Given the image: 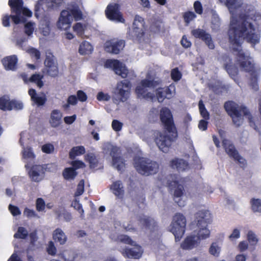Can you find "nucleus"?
I'll return each mask as SVG.
<instances>
[{"instance_id":"obj_1","label":"nucleus","mask_w":261,"mask_h":261,"mask_svg":"<svg viewBox=\"0 0 261 261\" xmlns=\"http://www.w3.org/2000/svg\"><path fill=\"white\" fill-rule=\"evenodd\" d=\"M231 14L229 28L228 31L229 42L233 46V50L237 52V63L240 67L250 75V86L252 88L256 86L258 87V75L255 69L254 65L250 61V57L246 56L242 49L238 47H241L242 41H246L252 44L255 45L259 42L260 36L257 33L254 25L247 21L248 15L242 14L239 15L241 21H239L236 16L234 15L231 10H229Z\"/></svg>"},{"instance_id":"obj_2","label":"nucleus","mask_w":261,"mask_h":261,"mask_svg":"<svg viewBox=\"0 0 261 261\" xmlns=\"http://www.w3.org/2000/svg\"><path fill=\"white\" fill-rule=\"evenodd\" d=\"M160 117L164 128L170 135L158 132L154 141L160 150L167 153L173 142L177 139V130L174 122L172 114L169 108H162L160 111Z\"/></svg>"},{"instance_id":"obj_3","label":"nucleus","mask_w":261,"mask_h":261,"mask_svg":"<svg viewBox=\"0 0 261 261\" xmlns=\"http://www.w3.org/2000/svg\"><path fill=\"white\" fill-rule=\"evenodd\" d=\"M72 18L75 21L83 19V14L79 6L75 3L69 5L68 7L63 10L57 23L58 28L60 30H66L70 28Z\"/></svg>"},{"instance_id":"obj_4","label":"nucleus","mask_w":261,"mask_h":261,"mask_svg":"<svg viewBox=\"0 0 261 261\" xmlns=\"http://www.w3.org/2000/svg\"><path fill=\"white\" fill-rule=\"evenodd\" d=\"M224 108L228 115L232 118L233 123L237 127L240 126L243 123L242 114L248 118L250 125L254 124L253 117L246 107H239L235 102L229 100L225 102Z\"/></svg>"},{"instance_id":"obj_5","label":"nucleus","mask_w":261,"mask_h":261,"mask_svg":"<svg viewBox=\"0 0 261 261\" xmlns=\"http://www.w3.org/2000/svg\"><path fill=\"white\" fill-rule=\"evenodd\" d=\"M146 29L144 19L139 15H136L132 29L127 33V37L134 42L141 43L145 41Z\"/></svg>"},{"instance_id":"obj_6","label":"nucleus","mask_w":261,"mask_h":261,"mask_svg":"<svg viewBox=\"0 0 261 261\" xmlns=\"http://www.w3.org/2000/svg\"><path fill=\"white\" fill-rule=\"evenodd\" d=\"M195 221L199 228L196 236L201 242V240L208 238L210 235V231L207 228L208 224L212 222V216L209 211L201 210L197 212L195 214Z\"/></svg>"},{"instance_id":"obj_7","label":"nucleus","mask_w":261,"mask_h":261,"mask_svg":"<svg viewBox=\"0 0 261 261\" xmlns=\"http://www.w3.org/2000/svg\"><path fill=\"white\" fill-rule=\"evenodd\" d=\"M134 166L139 173L146 176L156 173L159 168L157 162L144 158L135 159Z\"/></svg>"},{"instance_id":"obj_8","label":"nucleus","mask_w":261,"mask_h":261,"mask_svg":"<svg viewBox=\"0 0 261 261\" xmlns=\"http://www.w3.org/2000/svg\"><path fill=\"white\" fill-rule=\"evenodd\" d=\"M186 226V219L180 213H176L170 225V231L174 234L175 242L179 241L184 236Z\"/></svg>"},{"instance_id":"obj_9","label":"nucleus","mask_w":261,"mask_h":261,"mask_svg":"<svg viewBox=\"0 0 261 261\" xmlns=\"http://www.w3.org/2000/svg\"><path fill=\"white\" fill-rule=\"evenodd\" d=\"M161 82L154 80L144 79L135 89V92L138 97H142L146 99L152 100L154 95L148 91L147 88H155L160 84Z\"/></svg>"},{"instance_id":"obj_10","label":"nucleus","mask_w":261,"mask_h":261,"mask_svg":"<svg viewBox=\"0 0 261 261\" xmlns=\"http://www.w3.org/2000/svg\"><path fill=\"white\" fill-rule=\"evenodd\" d=\"M222 143L223 148L229 157L237 162L241 168H245L247 165L246 160L239 154L233 143L228 139H224Z\"/></svg>"},{"instance_id":"obj_11","label":"nucleus","mask_w":261,"mask_h":261,"mask_svg":"<svg viewBox=\"0 0 261 261\" xmlns=\"http://www.w3.org/2000/svg\"><path fill=\"white\" fill-rule=\"evenodd\" d=\"M103 150L107 153L110 152L111 156L112 157L113 166L118 171L122 172L123 168L125 167V161L120 156H116L119 151V148L117 146H113L110 143H108L105 146Z\"/></svg>"},{"instance_id":"obj_12","label":"nucleus","mask_w":261,"mask_h":261,"mask_svg":"<svg viewBox=\"0 0 261 261\" xmlns=\"http://www.w3.org/2000/svg\"><path fill=\"white\" fill-rule=\"evenodd\" d=\"M107 18L111 21L124 23L125 19L120 12V6L117 3L109 4L105 10Z\"/></svg>"},{"instance_id":"obj_13","label":"nucleus","mask_w":261,"mask_h":261,"mask_svg":"<svg viewBox=\"0 0 261 261\" xmlns=\"http://www.w3.org/2000/svg\"><path fill=\"white\" fill-rule=\"evenodd\" d=\"M125 45V42L122 39H113L106 42L104 45L105 50L110 54L117 55L123 50Z\"/></svg>"},{"instance_id":"obj_14","label":"nucleus","mask_w":261,"mask_h":261,"mask_svg":"<svg viewBox=\"0 0 261 261\" xmlns=\"http://www.w3.org/2000/svg\"><path fill=\"white\" fill-rule=\"evenodd\" d=\"M131 86L130 81L127 80H124L117 83L116 91L121 101L125 102L128 99Z\"/></svg>"},{"instance_id":"obj_15","label":"nucleus","mask_w":261,"mask_h":261,"mask_svg":"<svg viewBox=\"0 0 261 261\" xmlns=\"http://www.w3.org/2000/svg\"><path fill=\"white\" fill-rule=\"evenodd\" d=\"M105 66L107 68H112L116 74L121 76L122 78H125L127 75V69L118 60L108 59L105 63Z\"/></svg>"},{"instance_id":"obj_16","label":"nucleus","mask_w":261,"mask_h":261,"mask_svg":"<svg viewBox=\"0 0 261 261\" xmlns=\"http://www.w3.org/2000/svg\"><path fill=\"white\" fill-rule=\"evenodd\" d=\"M191 35L195 38L199 39L204 42L210 49L215 48V44L210 34L201 29H196L192 30Z\"/></svg>"},{"instance_id":"obj_17","label":"nucleus","mask_w":261,"mask_h":261,"mask_svg":"<svg viewBox=\"0 0 261 261\" xmlns=\"http://www.w3.org/2000/svg\"><path fill=\"white\" fill-rule=\"evenodd\" d=\"M167 187L171 190H174V200L177 204L180 207H182L185 205V201L181 202L180 201H176V198H180L184 193V188L183 185L179 184L178 181L176 180L170 181L169 180L167 181Z\"/></svg>"},{"instance_id":"obj_18","label":"nucleus","mask_w":261,"mask_h":261,"mask_svg":"<svg viewBox=\"0 0 261 261\" xmlns=\"http://www.w3.org/2000/svg\"><path fill=\"white\" fill-rule=\"evenodd\" d=\"M44 65L47 74L52 77H56L58 75L59 70L57 64L54 61V56L51 53L46 55L44 61Z\"/></svg>"},{"instance_id":"obj_19","label":"nucleus","mask_w":261,"mask_h":261,"mask_svg":"<svg viewBox=\"0 0 261 261\" xmlns=\"http://www.w3.org/2000/svg\"><path fill=\"white\" fill-rule=\"evenodd\" d=\"M200 244V239L195 234L187 236L180 244V248L185 250H191L197 248Z\"/></svg>"},{"instance_id":"obj_20","label":"nucleus","mask_w":261,"mask_h":261,"mask_svg":"<svg viewBox=\"0 0 261 261\" xmlns=\"http://www.w3.org/2000/svg\"><path fill=\"white\" fill-rule=\"evenodd\" d=\"M138 220L144 227L149 229L151 232L158 230L157 223L153 218L145 216H141L138 218Z\"/></svg>"},{"instance_id":"obj_21","label":"nucleus","mask_w":261,"mask_h":261,"mask_svg":"<svg viewBox=\"0 0 261 261\" xmlns=\"http://www.w3.org/2000/svg\"><path fill=\"white\" fill-rule=\"evenodd\" d=\"M134 248H126L121 251L124 256L129 258L139 259L142 255L141 247L136 243Z\"/></svg>"},{"instance_id":"obj_22","label":"nucleus","mask_w":261,"mask_h":261,"mask_svg":"<svg viewBox=\"0 0 261 261\" xmlns=\"http://www.w3.org/2000/svg\"><path fill=\"white\" fill-rule=\"evenodd\" d=\"M2 63L7 70H15L17 67L18 59L16 55H11L4 58Z\"/></svg>"},{"instance_id":"obj_23","label":"nucleus","mask_w":261,"mask_h":261,"mask_svg":"<svg viewBox=\"0 0 261 261\" xmlns=\"http://www.w3.org/2000/svg\"><path fill=\"white\" fill-rule=\"evenodd\" d=\"M43 168L41 165H33L29 171V175L32 181L39 182L41 180V174L43 173Z\"/></svg>"},{"instance_id":"obj_24","label":"nucleus","mask_w":261,"mask_h":261,"mask_svg":"<svg viewBox=\"0 0 261 261\" xmlns=\"http://www.w3.org/2000/svg\"><path fill=\"white\" fill-rule=\"evenodd\" d=\"M28 93L31 97V100L38 106H43L47 100L45 95L42 96H39L34 89H30Z\"/></svg>"},{"instance_id":"obj_25","label":"nucleus","mask_w":261,"mask_h":261,"mask_svg":"<svg viewBox=\"0 0 261 261\" xmlns=\"http://www.w3.org/2000/svg\"><path fill=\"white\" fill-rule=\"evenodd\" d=\"M170 166L179 171H183L188 168L189 164L183 159H175L170 162Z\"/></svg>"},{"instance_id":"obj_26","label":"nucleus","mask_w":261,"mask_h":261,"mask_svg":"<svg viewBox=\"0 0 261 261\" xmlns=\"http://www.w3.org/2000/svg\"><path fill=\"white\" fill-rule=\"evenodd\" d=\"M62 117V114L59 110H53L51 112L50 119L49 120L51 126L53 127H56L58 126L61 123Z\"/></svg>"},{"instance_id":"obj_27","label":"nucleus","mask_w":261,"mask_h":261,"mask_svg":"<svg viewBox=\"0 0 261 261\" xmlns=\"http://www.w3.org/2000/svg\"><path fill=\"white\" fill-rule=\"evenodd\" d=\"M93 50V46L87 41H83L79 46V53L81 55H90Z\"/></svg>"},{"instance_id":"obj_28","label":"nucleus","mask_w":261,"mask_h":261,"mask_svg":"<svg viewBox=\"0 0 261 261\" xmlns=\"http://www.w3.org/2000/svg\"><path fill=\"white\" fill-rule=\"evenodd\" d=\"M53 238L55 242L59 243L61 245L65 244L67 240V237L64 232L59 228L54 231Z\"/></svg>"},{"instance_id":"obj_29","label":"nucleus","mask_w":261,"mask_h":261,"mask_svg":"<svg viewBox=\"0 0 261 261\" xmlns=\"http://www.w3.org/2000/svg\"><path fill=\"white\" fill-rule=\"evenodd\" d=\"M8 4L13 12L21 14L23 4L22 0H9Z\"/></svg>"},{"instance_id":"obj_30","label":"nucleus","mask_w":261,"mask_h":261,"mask_svg":"<svg viewBox=\"0 0 261 261\" xmlns=\"http://www.w3.org/2000/svg\"><path fill=\"white\" fill-rule=\"evenodd\" d=\"M113 193L117 197L122 196L124 194L122 182L120 180L114 182L111 187Z\"/></svg>"},{"instance_id":"obj_31","label":"nucleus","mask_w":261,"mask_h":261,"mask_svg":"<svg viewBox=\"0 0 261 261\" xmlns=\"http://www.w3.org/2000/svg\"><path fill=\"white\" fill-rule=\"evenodd\" d=\"M86 152L83 146H78L72 147L69 153V158L73 160L76 156L84 154Z\"/></svg>"},{"instance_id":"obj_32","label":"nucleus","mask_w":261,"mask_h":261,"mask_svg":"<svg viewBox=\"0 0 261 261\" xmlns=\"http://www.w3.org/2000/svg\"><path fill=\"white\" fill-rule=\"evenodd\" d=\"M77 175L75 169L71 167L65 168L62 172V175L65 180H73Z\"/></svg>"},{"instance_id":"obj_33","label":"nucleus","mask_w":261,"mask_h":261,"mask_svg":"<svg viewBox=\"0 0 261 261\" xmlns=\"http://www.w3.org/2000/svg\"><path fill=\"white\" fill-rule=\"evenodd\" d=\"M251 210L254 213H261V199L252 198L250 201Z\"/></svg>"},{"instance_id":"obj_34","label":"nucleus","mask_w":261,"mask_h":261,"mask_svg":"<svg viewBox=\"0 0 261 261\" xmlns=\"http://www.w3.org/2000/svg\"><path fill=\"white\" fill-rule=\"evenodd\" d=\"M11 101L8 97L3 96L0 97V109L3 111H11Z\"/></svg>"},{"instance_id":"obj_35","label":"nucleus","mask_w":261,"mask_h":261,"mask_svg":"<svg viewBox=\"0 0 261 261\" xmlns=\"http://www.w3.org/2000/svg\"><path fill=\"white\" fill-rule=\"evenodd\" d=\"M43 78V75L40 74H33L29 79V81L31 83H35L37 86L41 88L43 86V82L42 81V79Z\"/></svg>"},{"instance_id":"obj_36","label":"nucleus","mask_w":261,"mask_h":261,"mask_svg":"<svg viewBox=\"0 0 261 261\" xmlns=\"http://www.w3.org/2000/svg\"><path fill=\"white\" fill-rule=\"evenodd\" d=\"M86 25L81 22H76L73 26V30L79 37H82L85 33Z\"/></svg>"},{"instance_id":"obj_37","label":"nucleus","mask_w":261,"mask_h":261,"mask_svg":"<svg viewBox=\"0 0 261 261\" xmlns=\"http://www.w3.org/2000/svg\"><path fill=\"white\" fill-rule=\"evenodd\" d=\"M44 3V0H38L35 6V16L38 19L41 17L44 12L42 8Z\"/></svg>"},{"instance_id":"obj_38","label":"nucleus","mask_w":261,"mask_h":261,"mask_svg":"<svg viewBox=\"0 0 261 261\" xmlns=\"http://www.w3.org/2000/svg\"><path fill=\"white\" fill-rule=\"evenodd\" d=\"M224 68L231 77H234L238 74V69L231 63L225 64Z\"/></svg>"},{"instance_id":"obj_39","label":"nucleus","mask_w":261,"mask_h":261,"mask_svg":"<svg viewBox=\"0 0 261 261\" xmlns=\"http://www.w3.org/2000/svg\"><path fill=\"white\" fill-rule=\"evenodd\" d=\"M86 157V161L89 163V166L91 168L97 167L98 161L94 154H88Z\"/></svg>"},{"instance_id":"obj_40","label":"nucleus","mask_w":261,"mask_h":261,"mask_svg":"<svg viewBox=\"0 0 261 261\" xmlns=\"http://www.w3.org/2000/svg\"><path fill=\"white\" fill-rule=\"evenodd\" d=\"M28 236V232L23 227H19L17 231L14 234V237L16 239H25Z\"/></svg>"},{"instance_id":"obj_41","label":"nucleus","mask_w":261,"mask_h":261,"mask_svg":"<svg viewBox=\"0 0 261 261\" xmlns=\"http://www.w3.org/2000/svg\"><path fill=\"white\" fill-rule=\"evenodd\" d=\"M198 106L199 112L201 116L205 120H208L210 119L209 113L205 108V106L201 100L199 101Z\"/></svg>"},{"instance_id":"obj_42","label":"nucleus","mask_w":261,"mask_h":261,"mask_svg":"<svg viewBox=\"0 0 261 261\" xmlns=\"http://www.w3.org/2000/svg\"><path fill=\"white\" fill-rule=\"evenodd\" d=\"M118 240L120 242L125 244L134 246L136 245V242L132 240V239L127 235L121 234L118 237Z\"/></svg>"},{"instance_id":"obj_43","label":"nucleus","mask_w":261,"mask_h":261,"mask_svg":"<svg viewBox=\"0 0 261 261\" xmlns=\"http://www.w3.org/2000/svg\"><path fill=\"white\" fill-rule=\"evenodd\" d=\"M22 156L25 159H34L35 155L31 147H27L22 151Z\"/></svg>"},{"instance_id":"obj_44","label":"nucleus","mask_w":261,"mask_h":261,"mask_svg":"<svg viewBox=\"0 0 261 261\" xmlns=\"http://www.w3.org/2000/svg\"><path fill=\"white\" fill-rule=\"evenodd\" d=\"M63 0H47L46 3L48 10L58 8L62 3Z\"/></svg>"},{"instance_id":"obj_45","label":"nucleus","mask_w":261,"mask_h":261,"mask_svg":"<svg viewBox=\"0 0 261 261\" xmlns=\"http://www.w3.org/2000/svg\"><path fill=\"white\" fill-rule=\"evenodd\" d=\"M182 76L181 73L179 71L178 68L176 67L171 71V77L174 82L179 81Z\"/></svg>"},{"instance_id":"obj_46","label":"nucleus","mask_w":261,"mask_h":261,"mask_svg":"<svg viewBox=\"0 0 261 261\" xmlns=\"http://www.w3.org/2000/svg\"><path fill=\"white\" fill-rule=\"evenodd\" d=\"M220 252V248L218 246L216 243H213L209 249V252L211 254L218 256Z\"/></svg>"},{"instance_id":"obj_47","label":"nucleus","mask_w":261,"mask_h":261,"mask_svg":"<svg viewBox=\"0 0 261 261\" xmlns=\"http://www.w3.org/2000/svg\"><path fill=\"white\" fill-rule=\"evenodd\" d=\"M196 17V14L192 11H188L184 13L183 18L185 22L187 24L189 23L192 20Z\"/></svg>"},{"instance_id":"obj_48","label":"nucleus","mask_w":261,"mask_h":261,"mask_svg":"<svg viewBox=\"0 0 261 261\" xmlns=\"http://www.w3.org/2000/svg\"><path fill=\"white\" fill-rule=\"evenodd\" d=\"M247 240L251 245L255 246L258 242V239L256 235L251 231H249L247 234Z\"/></svg>"},{"instance_id":"obj_49","label":"nucleus","mask_w":261,"mask_h":261,"mask_svg":"<svg viewBox=\"0 0 261 261\" xmlns=\"http://www.w3.org/2000/svg\"><path fill=\"white\" fill-rule=\"evenodd\" d=\"M41 150L43 152L50 154L54 152L55 150L54 146L51 143H46L42 145Z\"/></svg>"},{"instance_id":"obj_50","label":"nucleus","mask_w":261,"mask_h":261,"mask_svg":"<svg viewBox=\"0 0 261 261\" xmlns=\"http://www.w3.org/2000/svg\"><path fill=\"white\" fill-rule=\"evenodd\" d=\"M34 23L30 21L24 25V32L27 35L31 36L33 34L34 30Z\"/></svg>"},{"instance_id":"obj_51","label":"nucleus","mask_w":261,"mask_h":261,"mask_svg":"<svg viewBox=\"0 0 261 261\" xmlns=\"http://www.w3.org/2000/svg\"><path fill=\"white\" fill-rule=\"evenodd\" d=\"M28 53L30 55L32 58H35L38 60L40 59V52L36 48L32 47L28 50Z\"/></svg>"},{"instance_id":"obj_52","label":"nucleus","mask_w":261,"mask_h":261,"mask_svg":"<svg viewBox=\"0 0 261 261\" xmlns=\"http://www.w3.org/2000/svg\"><path fill=\"white\" fill-rule=\"evenodd\" d=\"M36 210L38 212L43 211L45 207V203L41 198H38L36 200Z\"/></svg>"},{"instance_id":"obj_53","label":"nucleus","mask_w":261,"mask_h":261,"mask_svg":"<svg viewBox=\"0 0 261 261\" xmlns=\"http://www.w3.org/2000/svg\"><path fill=\"white\" fill-rule=\"evenodd\" d=\"M156 98L159 102H162L166 98L162 88H158L156 92Z\"/></svg>"},{"instance_id":"obj_54","label":"nucleus","mask_w":261,"mask_h":261,"mask_svg":"<svg viewBox=\"0 0 261 261\" xmlns=\"http://www.w3.org/2000/svg\"><path fill=\"white\" fill-rule=\"evenodd\" d=\"M123 123L117 120H113L112 123V127L115 132H119L121 130Z\"/></svg>"},{"instance_id":"obj_55","label":"nucleus","mask_w":261,"mask_h":261,"mask_svg":"<svg viewBox=\"0 0 261 261\" xmlns=\"http://www.w3.org/2000/svg\"><path fill=\"white\" fill-rule=\"evenodd\" d=\"M11 110L12 109L16 110H21L23 108V103L21 102L15 100H12L11 101Z\"/></svg>"},{"instance_id":"obj_56","label":"nucleus","mask_w":261,"mask_h":261,"mask_svg":"<svg viewBox=\"0 0 261 261\" xmlns=\"http://www.w3.org/2000/svg\"><path fill=\"white\" fill-rule=\"evenodd\" d=\"M84 191V180H82L79 183L76 192L75 193V196H79L83 194Z\"/></svg>"},{"instance_id":"obj_57","label":"nucleus","mask_w":261,"mask_h":261,"mask_svg":"<svg viewBox=\"0 0 261 261\" xmlns=\"http://www.w3.org/2000/svg\"><path fill=\"white\" fill-rule=\"evenodd\" d=\"M8 208L9 210L13 216H16L20 215L21 214L19 208L16 206L12 204H9Z\"/></svg>"},{"instance_id":"obj_58","label":"nucleus","mask_w":261,"mask_h":261,"mask_svg":"<svg viewBox=\"0 0 261 261\" xmlns=\"http://www.w3.org/2000/svg\"><path fill=\"white\" fill-rule=\"evenodd\" d=\"M194 8L195 12L198 14H202L203 13V8L201 3L198 1H195L194 3Z\"/></svg>"},{"instance_id":"obj_59","label":"nucleus","mask_w":261,"mask_h":261,"mask_svg":"<svg viewBox=\"0 0 261 261\" xmlns=\"http://www.w3.org/2000/svg\"><path fill=\"white\" fill-rule=\"evenodd\" d=\"M47 253L51 255H55L57 252V249L52 241H50L47 248Z\"/></svg>"},{"instance_id":"obj_60","label":"nucleus","mask_w":261,"mask_h":261,"mask_svg":"<svg viewBox=\"0 0 261 261\" xmlns=\"http://www.w3.org/2000/svg\"><path fill=\"white\" fill-rule=\"evenodd\" d=\"M20 15L21 14H16L15 15L11 16L12 21L15 24H17L21 22H24L25 21V18H23V17H21Z\"/></svg>"},{"instance_id":"obj_61","label":"nucleus","mask_w":261,"mask_h":261,"mask_svg":"<svg viewBox=\"0 0 261 261\" xmlns=\"http://www.w3.org/2000/svg\"><path fill=\"white\" fill-rule=\"evenodd\" d=\"M77 100L81 102H85L87 99L86 94L82 90H78L76 93Z\"/></svg>"},{"instance_id":"obj_62","label":"nucleus","mask_w":261,"mask_h":261,"mask_svg":"<svg viewBox=\"0 0 261 261\" xmlns=\"http://www.w3.org/2000/svg\"><path fill=\"white\" fill-rule=\"evenodd\" d=\"M71 164L72 166V168L75 169V171H76V169L85 167L84 163L80 160L73 161Z\"/></svg>"},{"instance_id":"obj_63","label":"nucleus","mask_w":261,"mask_h":261,"mask_svg":"<svg viewBox=\"0 0 261 261\" xmlns=\"http://www.w3.org/2000/svg\"><path fill=\"white\" fill-rule=\"evenodd\" d=\"M180 43L183 47L188 48L191 46V42L187 39L186 35H184L180 41Z\"/></svg>"},{"instance_id":"obj_64","label":"nucleus","mask_w":261,"mask_h":261,"mask_svg":"<svg viewBox=\"0 0 261 261\" xmlns=\"http://www.w3.org/2000/svg\"><path fill=\"white\" fill-rule=\"evenodd\" d=\"M97 99L99 101H108L110 99V96L108 94H105L102 92H99L97 95Z\"/></svg>"}]
</instances>
